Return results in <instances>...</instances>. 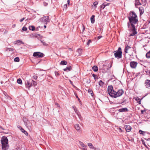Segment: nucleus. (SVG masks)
<instances>
[{"label": "nucleus", "mask_w": 150, "mask_h": 150, "mask_svg": "<svg viewBox=\"0 0 150 150\" xmlns=\"http://www.w3.org/2000/svg\"><path fill=\"white\" fill-rule=\"evenodd\" d=\"M108 93L111 97L116 98L122 96L124 93V91L122 89H120L117 91H114L112 86H109L108 88Z\"/></svg>", "instance_id": "f257e3e1"}, {"label": "nucleus", "mask_w": 150, "mask_h": 150, "mask_svg": "<svg viewBox=\"0 0 150 150\" xmlns=\"http://www.w3.org/2000/svg\"><path fill=\"white\" fill-rule=\"evenodd\" d=\"M2 150H7L9 147L8 144V140L7 137L3 136L1 140Z\"/></svg>", "instance_id": "f03ea898"}, {"label": "nucleus", "mask_w": 150, "mask_h": 150, "mask_svg": "<svg viewBox=\"0 0 150 150\" xmlns=\"http://www.w3.org/2000/svg\"><path fill=\"white\" fill-rule=\"evenodd\" d=\"M114 56L115 58L117 59L121 58L122 57V51L120 47H119L117 51L114 52Z\"/></svg>", "instance_id": "7ed1b4c3"}, {"label": "nucleus", "mask_w": 150, "mask_h": 150, "mask_svg": "<svg viewBox=\"0 0 150 150\" xmlns=\"http://www.w3.org/2000/svg\"><path fill=\"white\" fill-rule=\"evenodd\" d=\"M129 21V23H131V27L134 26V24H135L138 22L137 18H128Z\"/></svg>", "instance_id": "20e7f679"}, {"label": "nucleus", "mask_w": 150, "mask_h": 150, "mask_svg": "<svg viewBox=\"0 0 150 150\" xmlns=\"http://www.w3.org/2000/svg\"><path fill=\"white\" fill-rule=\"evenodd\" d=\"M25 85L26 88L28 89L33 86L31 80H27L25 82Z\"/></svg>", "instance_id": "39448f33"}, {"label": "nucleus", "mask_w": 150, "mask_h": 150, "mask_svg": "<svg viewBox=\"0 0 150 150\" xmlns=\"http://www.w3.org/2000/svg\"><path fill=\"white\" fill-rule=\"evenodd\" d=\"M132 48L129 46L127 45L125 47L124 52L125 53H131V51L132 50Z\"/></svg>", "instance_id": "423d86ee"}, {"label": "nucleus", "mask_w": 150, "mask_h": 150, "mask_svg": "<svg viewBox=\"0 0 150 150\" xmlns=\"http://www.w3.org/2000/svg\"><path fill=\"white\" fill-rule=\"evenodd\" d=\"M43 56L44 54L43 53L39 52H35L33 54V56L37 58L42 57Z\"/></svg>", "instance_id": "0eeeda50"}, {"label": "nucleus", "mask_w": 150, "mask_h": 150, "mask_svg": "<svg viewBox=\"0 0 150 150\" xmlns=\"http://www.w3.org/2000/svg\"><path fill=\"white\" fill-rule=\"evenodd\" d=\"M131 30L132 33H130L129 35V36H131L135 35L137 33V32L135 31V26H133V27H131Z\"/></svg>", "instance_id": "6e6552de"}, {"label": "nucleus", "mask_w": 150, "mask_h": 150, "mask_svg": "<svg viewBox=\"0 0 150 150\" xmlns=\"http://www.w3.org/2000/svg\"><path fill=\"white\" fill-rule=\"evenodd\" d=\"M49 18L48 16H44L41 18V20L42 22L47 23V22L49 21Z\"/></svg>", "instance_id": "1a4fd4ad"}, {"label": "nucleus", "mask_w": 150, "mask_h": 150, "mask_svg": "<svg viewBox=\"0 0 150 150\" xmlns=\"http://www.w3.org/2000/svg\"><path fill=\"white\" fill-rule=\"evenodd\" d=\"M137 64V63L135 62H130V67L132 68H135Z\"/></svg>", "instance_id": "9d476101"}, {"label": "nucleus", "mask_w": 150, "mask_h": 150, "mask_svg": "<svg viewBox=\"0 0 150 150\" xmlns=\"http://www.w3.org/2000/svg\"><path fill=\"white\" fill-rule=\"evenodd\" d=\"M128 18H137V16L135 13L132 12H130V16H129Z\"/></svg>", "instance_id": "9b49d317"}, {"label": "nucleus", "mask_w": 150, "mask_h": 150, "mask_svg": "<svg viewBox=\"0 0 150 150\" xmlns=\"http://www.w3.org/2000/svg\"><path fill=\"white\" fill-rule=\"evenodd\" d=\"M125 127L126 131L127 132H129L132 129L131 127L129 125H125Z\"/></svg>", "instance_id": "f8f14e48"}, {"label": "nucleus", "mask_w": 150, "mask_h": 150, "mask_svg": "<svg viewBox=\"0 0 150 150\" xmlns=\"http://www.w3.org/2000/svg\"><path fill=\"white\" fill-rule=\"evenodd\" d=\"M145 86L146 88L150 87V80L147 79L145 81Z\"/></svg>", "instance_id": "ddd939ff"}, {"label": "nucleus", "mask_w": 150, "mask_h": 150, "mask_svg": "<svg viewBox=\"0 0 150 150\" xmlns=\"http://www.w3.org/2000/svg\"><path fill=\"white\" fill-rule=\"evenodd\" d=\"M128 109L127 108H124L118 109V111L119 112H127L128 111Z\"/></svg>", "instance_id": "4468645a"}, {"label": "nucleus", "mask_w": 150, "mask_h": 150, "mask_svg": "<svg viewBox=\"0 0 150 150\" xmlns=\"http://www.w3.org/2000/svg\"><path fill=\"white\" fill-rule=\"evenodd\" d=\"M74 127L77 131H79L81 127L79 124H76L74 125Z\"/></svg>", "instance_id": "2eb2a0df"}, {"label": "nucleus", "mask_w": 150, "mask_h": 150, "mask_svg": "<svg viewBox=\"0 0 150 150\" xmlns=\"http://www.w3.org/2000/svg\"><path fill=\"white\" fill-rule=\"evenodd\" d=\"M139 11H140V15L142 14L144 12V10L143 7H140L139 8Z\"/></svg>", "instance_id": "dca6fc26"}, {"label": "nucleus", "mask_w": 150, "mask_h": 150, "mask_svg": "<svg viewBox=\"0 0 150 150\" xmlns=\"http://www.w3.org/2000/svg\"><path fill=\"white\" fill-rule=\"evenodd\" d=\"M88 145L90 148L94 149L95 150L96 149V148L93 147V144L91 143H88Z\"/></svg>", "instance_id": "f3484780"}, {"label": "nucleus", "mask_w": 150, "mask_h": 150, "mask_svg": "<svg viewBox=\"0 0 150 150\" xmlns=\"http://www.w3.org/2000/svg\"><path fill=\"white\" fill-rule=\"evenodd\" d=\"M95 16L94 15H92L91 18V22L92 23H93L95 22V19L94 18Z\"/></svg>", "instance_id": "a211bd4d"}, {"label": "nucleus", "mask_w": 150, "mask_h": 150, "mask_svg": "<svg viewBox=\"0 0 150 150\" xmlns=\"http://www.w3.org/2000/svg\"><path fill=\"white\" fill-rule=\"evenodd\" d=\"M135 1V6L141 5V4L139 0H136Z\"/></svg>", "instance_id": "6ab92c4d"}, {"label": "nucleus", "mask_w": 150, "mask_h": 150, "mask_svg": "<svg viewBox=\"0 0 150 150\" xmlns=\"http://www.w3.org/2000/svg\"><path fill=\"white\" fill-rule=\"evenodd\" d=\"M71 69V66L67 67L66 68L64 69V71H67L68 70V71H69Z\"/></svg>", "instance_id": "aec40b11"}, {"label": "nucleus", "mask_w": 150, "mask_h": 150, "mask_svg": "<svg viewBox=\"0 0 150 150\" xmlns=\"http://www.w3.org/2000/svg\"><path fill=\"white\" fill-rule=\"evenodd\" d=\"M41 42L42 43L43 45L44 46H47L48 45V44L46 43L45 42L44 40H40Z\"/></svg>", "instance_id": "412c9836"}, {"label": "nucleus", "mask_w": 150, "mask_h": 150, "mask_svg": "<svg viewBox=\"0 0 150 150\" xmlns=\"http://www.w3.org/2000/svg\"><path fill=\"white\" fill-rule=\"evenodd\" d=\"M92 69L94 71H97L98 70V67L96 66H94L92 67Z\"/></svg>", "instance_id": "4be33fe9"}, {"label": "nucleus", "mask_w": 150, "mask_h": 150, "mask_svg": "<svg viewBox=\"0 0 150 150\" xmlns=\"http://www.w3.org/2000/svg\"><path fill=\"white\" fill-rule=\"evenodd\" d=\"M104 83L101 80H100L99 82V86H103V85H104Z\"/></svg>", "instance_id": "5701e85b"}, {"label": "nucleus", "mask_w": 150, "mask_h": 150, "mask_svg": "<svg viewBox=\"0 0 150 150\" xmlns=\"http://www.w3.org/2000/svg\"><path fill=\"white\" fill-rule=\"evenodd\" d=\"M21 130L22 132H23L26 135H28V133L27 132L25 131L23 128H21Z\"/></svg>", "instance_id": "b1692460"}, {"label": "nucleus", "mask_w": 150, "mask_h": 150, "mask_svg": "<svg viewBox=\"0 0 150 150\" xmlns=\"http://www.w3.org/2000/svg\"><path fill=\"white\" fill-rule=\"evenodd\" d=\"M61 64L62 65H65L67 64V62L66 61H62L61 62Z\"/></svg>", "instance_id": "393cba45"}, {"label": "nucleus", "mask_w": 150, "mask_h": 150, "mask_svg": "<svg viewBox=\"0 0 150 150\" xmlns=\"http://www.w3.org/2000/svg\"><path fill=\"white\" fill-rule=\"evenodd\" d=\"M88 93H90L92 96L93 95V93L92 90L91 89H89L88 90Z\"/></svg>", "instance_id": "a878e982"}, {"label": "nucleus", "mask_w": 150, "mask_h": 150, "mask_svg": "<svg viewBox=\"0 0 150 150\" xmlns=\"http://www.w3.org/2000/svg\"><path fill=\"white\" fill-rule=\"evenodd\" d=\"M29 29L30 30L33 31L35 30V27L33 26H29Z\"/></svg>", "instance_id": "bb28decb"}, {"label": "nucleus", "mask_w": 150, "mask_h": 150, "mask_svg": "<svg viewBox=\"0 0 150 150\" xmlns=\"http://www.w3.org/2000/svg\"><path fill=\"white\" fill-rule=\"evenodd\" d=\"M35 37L37 38H43L42 36H41L39 34L36 35Z\"/></svg>", "instance_id": "cd10ccee"}, {"label": "nucleus", "mask_w": 150, "mask_h": 150, "mask_svg": "<svg viewBox=\"0 0 150 150\" xmlns=\"http://www.w3.org/2000/svg\"><path fill=\"white\" fill-rule=\"evenodd\" d=\"M146 56L147 58H150V51L146 53Z\"/></svg>", "instance_id": "c85d7f7f"}, {"label": "nucleus", "mask_w": 150, "mask_h": 150, "mask_svg": "<svg viewBox=\"0 0 150 150\" xmlns=\"http://www.w3.org/2000/svg\"><path fill=\"white\" fill-rule=\"evenodd\" d=\"M72 108H73L76 114L79 112V111L77 110L75 106H73Z\"/></svg>", "instance_id": "c756f323"}, {"label": "nucleus", "mask_w": 150, "mask_h": 150, "mask_svg": "<svg viewBox=\"0 0 150 150\" xmlns=\"http://www.w3.org/2000/svg\"><path fill=\"white\" fill-rule=\"evenodd\" d=\"M98 2L97 1L94 2L93 4V5L94 6L95 8H96L97 7V5L98 4Z\"/></svg>", "instance_id": "7c9ffc66"}, {"label": "nucleus", "mask_w": 150, "mask_h": 150, "mask_svg": "<svg viewBox=\"0 0 150 150\" xmlns=\"http://www.w3.org/2000/svg\"><path fill=\"white\" fill-rule=\"evenodd\" d=\"M109 4H107L106 3H104L102 4V7L103 6V8H104L106 6L108 5Z\"/></svg>", "instance_id": "2f4dec72"}, {"label": "nucleus", "mask_w": 150, "mask_h": 150, "mask_svg": "<svg viewBox=\"0 0 150 150\" xmlns=\"http://www.w3.org/2000/svg\"><path fill=\"white\" fill-rule=\"evenodd\" d=\"M141 1L143 5L145 6L146 5V0H141Z\"/></svg>", "instance_id": "473e14b6"}, {"label": "nucleus", "mask_w": 150, "mask_h": 150, "mask_svg": "<svg viewBox=\"0 0 150 150\" xmlns=\"http://www.w3.org/2000/svg\"><path fill=\"white\" fill-rule=\"evenodd\" d=\"M17 82L18 83L21 84L22 83V81L21 79H18L17 80Z\"/></svg>", "instance_id": "72a5a7b5"}, {"label": "nucleus", "mask_w": 150, "mask_h": 150, "mask_svg": "<svg viewBox=\"0 0 150 150\" xmlns=\"http://www.w3.org/2000/svg\"><path fill=\"white\" fill-rule=\"evenodd\" d=\"M31 82L32 83V85H33L34 86H35L37 85V83L35 81L33 80H31Z\"/></svg>", "instance_id": "f704fd0d"}, {"label": "nucleus", "mask_w": 150, "mask_h": 150, "mask_svg": "<svg viewBox=\"0 0 150 150\" xmlns=\"http://www.w3.org/2000/svg\"><path fill=\"white\" fill-rule=\"evenodd\" d=\"M79 144L82 147H84V146L85 145L83 143L80 141H79Z\"/></svg>", "instance_id": "c9c22d12"}, {"label": "nucleus", "mask_w": 150, "mask_h": 150, "mask_svg": "<svg viewBox=\"0 0 150 150\" xmlns=\"http://www.w3.org/2000/svg\"><path fill=\"white\" fill-rule=\"evenodd\" d=\"M14 61L15 62H18L19 61V59L18 57H16L14 59Z\"/></svg>", "instance_id": "e433bc0d"}, {"label": "nucleus", "mask_w": 150, "mask_h": 150, "mask_svg": "<svg viewBox=\"0 0 150 150\" xmlns=\"http://www.w3.org/2000/svg\"><path fill=\"white\" fill-rule=\"evenodd\" d=\"M139 132L140 134H143V135H144V133H145V132L141 130H139Z\"/></svg>", "instance_id": "4c0bfd02"}, {"label": "nucleus", "mask_w": 150, "mask_h": 150, "mask_svg": "<svg viewBox=\"0 0 150 150\" xmlns=\"http://www.w3.org/2000/svg\"><path fill=\"white\" fill-rule=\"evenodd\" d=\"M77 115H78V116L79 118V119L81 120H82V117H81L80 114L79 112L78 113H77Z\"/></svg>", "instance_id": "58836bf2"}, {"label": "nucleus", "mask_w": 150, "mask_h": 150, "mask_svg": "<svg viewBox=\"0 0 150 150\" xmlns=\"http://www.w3.org/2000/svg\"><path fill=\"white\" fill-rule=\"evenodd\" d=\"M92 76L94 77V79H97L98 78V76L97 75L95 74H92Z\"/></svg>", "instance_id": "ea45409f"}, {"label": "nucleus", "mask_w": 150, "mask_h": 150, "mask_svg": "<svg viewBox=\"0 0 150 150\" xmlns=\"http://www.w3.org/2000/svg\"><path fill=\"white\" fill-rule=\"evenodd\" d=\"M19 42H21V43H23L20 40H18L14 42V43L15 44H17V43Z\"/></svg>", "instance_id": "a19ab883"}, {"label": "nucleus", "mask_w": 150, "mask_h": 150, "mask_svg": "<svg viewBox=\"0 0 150 150\" xmlns=\"http://www.w3.org/2000/svg\"><path fill=\"white\" fill-rule=\"evenodd\" d=\"M77 52L79 53V54H81L82 52V50L80 49H78L77 50Z\"/></svg>", "instance_id": "79ce46f5"}, {"label": "nucleus", "mask_w": 150, "mask_h": 150, "mask_svg": "<svg viewBox=\"0 0 150 150\" xmlns=\"http://www.w3.org/2000/svg\"><path fill=\"white\" fill-rule=\"evenodd\" d=\"M54 73H55V75L56 76H59V73L58 72L56 71Z\"/></svg>", "instance_id": "37998d69"}, {"label": "nucleus", "mask_w": 150, "mask_h": 150, "mask_svg": "<svg viewBox=\"0 0 150 150\" xmlns=\"http://www.w3.org/2000/svg\"><path fill=\"white\" fill-rule=\"evenodd\" d=\"M22 30L23 31H26L27 30V28L26 27H25V26H24L22 29Z\"/></svg>", "instance_id": "c03bdc74"}, {"label": "nucleus", "mask_w": 150, "mask_h": 150, "mask_svg": "<svg viewBox=\"0 0 150 150\" xmlns=\"http://www.w3.org/2000/svg\"><path fill=\"white\" fill-rule=\"evenodd\" d=\"M13 49L12 48H7V51H13Z\"/></svg>", "instance_id": "a18cd8bd"}, {"label": "nucleus", "mask_w": 150, "mask_h": 150, "mask_svg": "<svg viewBox=\"0 0 150 150\" xmlns=\"http://www.w3.org/2000/svg\"><path fill=\"white\" fill-rule=\"evenodd\" d=\"M30 123V122L29 121H28V122H25V125L27 126H30V125H29V124Z\"/></svg>", "instance_id": "49530a36"}, {"label": "nucleus", "mask_w": 150, "mask_h": 150, "mask_svg": "<svg viewBox=\"0 0 150 150\" xmlns=\"http://www.w3.org/2000/svg\"><path fill=\"white\" fill-rule=\"evenodd\" d=\"M117 129L118 130V131L120 132H122V130L120 128H119Z\"/></svg>", "instance_id": "de8ad7c7"}, {"label": "nucleus", "mask_w": 150, "mask_h": 150, "mask_svg": "<svg viewBox=\"0 0 150 150\" xmlns=\"http://www.w3.org/2000/svg\"><path fill=\"white\" fill-rule=\"evenodd\" d=\"M91 42V40H88V42L87 43V45H89V44H90V43Z\"/></svg>", "instance_id": "09e8293b"}, {"label": "nucleus", "mask_w": 150, "mask_h": 150, "mask_svg": "<svg viewBox=\"0 0 150 150\" xmlns=\"http://www.w3.org/2000/svg\"><path fill=\"white\" fill-rule=\"evenodd\" d=\"M86 146L85 145H84V147H82V149L83 150H86Z\"/></svg>", "instance_id": "8fccbe9b"}, {"label": "nucleus", "mask_w": 150, "mask_h": 150, "mask_svg": "<svg viewBox=\"0 0 150 150\" xmlns=\"http://www.w3.org/2000/svg\"><path fill=\"white\" fill-rule=\"evenodd\" d=\"M25 19V18H22L20 20V21L21 22H22Z\"/></svg>", "instance_id": "3c124183"}, {"label": "nucleus", "mask_w": 150, "mask_h": 150, "mask_svg": "<svg viewBox=\"0 0 150 150\" xmlns=\"http://www.w3.org/2000/svg\"><path fill=\"white\" fill-rule=\"evenodd\" d=\"M67 2L68 4V5H69V4H70V0H68L67 1Z\"/></svg>", "instance_id": "603ef678"}, {"label": "nucleus", "mask_w": 150, "mask_h": 150, "mask_svg": "<svg viewBox=\"0 0 150 150\" xmlns=\"http://www.w3.org/2000/svg\"><path fill=\"white\" fill-rule=\"evenodd\" d=\"M102 36H98V37H97V38L98 39H100V38H102Z\"/></svg>", "instance_id": "864d4df0"}, {"label": "nucleus", "mask_w": 150, "mask_h": 150, "mask_svg": "<svg viewBox=\"0 0 150 150\" xmlns=\"http://www.w3.org/2000/svg\"><path fill=\"white\" fill-rule=\"evenodd\" d=\"M67 7V4H65L64 5V7L66 8Z\"/></svg>", "instance_id": "5fc2aeb1"}, {"label": "nucleus", "mask_w": 150, "mask_h": 150, "mask_svg": "<svg viewBox=\"0 0 150 150\" xmlns=\"http://www.w3.org/2000/svg\"><path fill=\"white\" fill-rule=\"evenodd\" d=\"M85 30V27H84V26L83 25V31Z\"/></svg>", "instance_id": "6e6d98bb"}, {"label": "nucleus", "mask_w": 150, "mask_h": 150, "mask_svg": "<svg viewBox=\"0 0 150 150\" xmlns=\"http://www.w3.org/2000/svg\"><path fill=\"white\" fill-rule=\"evenodd\" d=\"M127 25H128V28H129V26H130L129 23H128Z\"/></svg>", "instance_id": "4d7b16f0"}, {"label": "nucleus", "mask_w": 150, "mask_h": 150, "mask_svg": "<svg viewBox=\"0 0 150 150\" xmlns=\"http://www.w3.org/2000/svg\"><path fill=\"white\" fill-rule=\"evenodd\" d=\"M103 6H102V5L101 6H100V7L101 8H102L103 9L104 8H103Z\"/></svg>", "instance_id": "13d9d810"}, {"label": "nucleus", "mask_w": 150, "mask_h": 150, "mask_svg": "<svg viewBox=\"0 0 150 150\" xmlns=\"http://www.w3.org/2000/svg\"><path fill=\"white\" fill-rule=\"evenodd\" d=\"M148 74L150 76V71H149L148 73Z\"/></svg>", "instance_id": "bf43d9fd"}, {"label": "nucleus", "mask_w": 150, "mask_h": 150, "mask_svg": "<svg viewBox=\"0 0 150 150\" xmlns=\"http://www.w3.org/2000/svg\"><path fill=\"white\" fill-rule=\"evenodd\" d=\"M4 95H5V96H6V93H4Z\"/></svg>", "instance_id": "052dcab7"}, {"label": "nucleus", "mask_w": 150, "mask_h": 150, "mask_svg": "<svg viewBox=\"0 0 150 150\" xmlns=\"http://www.w3.org/2000/svg\"><path fill=\"white\" fill-rule=\"evenodd\" d=\"M44 27H45V28H46V26L45 25L44 26Z\"/></svg>", "instance_id": "680f3d73"}, {"label": "nucleus", "mask_w": 150, "mask_h": 150, "mask_svg": "<svg viewBox=\"0 0 150 150\" xmlns=\"http://www.w3.org/2000/svg\"><path fill=\"white\" fill-rule=\"evenodd\" d=\"M13 25L14 27H15L16 26V25L14 24Z\"/></svg>", "instance_id": "e2e57ef3"}, {"label": "nucleus", "mask_w": 150, "mask_h": 150, "mask_svg": "<svg viewBox=\"0 0 150 150\" xmlns=\"http://www.w3.org/2000/svg\"><path fill=\"white\" fill-rule=\"evenodd\" d=\"M140 101L139 102H138V103H140Z\"/></svg>", "instance_id": "0e129e2a"}, {"label": "nucleus", "mask_w": 150, "mask_h": 150, "mask_svg": "<svg viewBox=\"0 0 150 150\" xmlns=\"http://www.w3.org/2000/svg\"><path fill=\"white\" fill-rule=\"evenodd\" d=\"M23 121H25L24 119H23Z\"/></svg>", "instance_id": "69168bd1"}, {"label": "nucleus", "mask_w": 150, "mask_h": 150, "mask_svg": "<svg viewBox=\"0 0 150 150\" xmlns=\"http://www.w3.org/2000/svg\"><path fill=\"white\" fill-rule=\"evenodd\" d=\"M98 149V150H100V149Z\"/></svg>", "instance_id": "338daca9"}, {"label": "nucleus", "mask_w": 150, "mask_h": 150, "mask_svg": "<svg viewBox=\"0 0 150 150\" xmlns=\"http://www.w3.org/2000/svg\"><path fill=\"white\" fill-rule=\"evenodd\" d=\"M76 98H78V97L77 96H76Z\"/></svg>", "instance_id": "774afa93"}]
</instances>
